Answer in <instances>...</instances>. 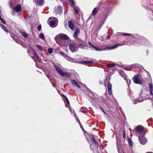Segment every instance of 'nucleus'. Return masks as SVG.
Here are the masks:
<instances>
[{
    "label": "nucleus",
    "instance_id": "nucleus-23",
    "mask_svg": "<svg viewBox=\"0 0 153 153\" xmlns=\"http://www.w3.org/2000/svg\"><path fill=\"white\" fill-rule=\"evenodd\" d=\"M71 83L72 84L74 85L75 86L78 87V88H80V87L77 84L76 81L74 80H72L71 81Z\"/></svg>",
    "mask_w": 153,
    "mask_h": 153
},
{
    "label": "nucleus",
    "instance_id": "nucleus-25",
    "mask_svg": "<svg viewBox=\"0 0 153 153\" xmlns=\"http://www.w3.org/2000/svg\"><path fill=\"white\" fill-rule=\"evenodd\" d=\"M91 140L93 141L94 143L95 147L96 148L98 147V143H97L94 138H92L91 139Z\"/></svg>",
    "mask_w": 153,
    "mask_h": 153
},
{
    "label": "nucleus",
    "instance_id": "nucleus-22",
    "mask_svg": "<svg viewBox=\"0 0 153 153\" xmlns=\"http://www.w3.org/2000/svg\"><path fill=\"white\" fill-rule=\"evenodd\" d=\"M73 8L74 11L75 13L76 14H78L79 13V11L80 10L79 8L76 6L74 7Z\"/></svg>",
    "mask_w": 153,
    "mask_h": 153
},
{
    "label": "nucleus",
    "instance_id": "nucleus-26",
    "mask_svg": "<svg viewBox=\"0 0 153 153\" xmlns=\"http://www.w3.org/2000/svg\"><path fill=\"white\" fill-rule=\"evenodd\" d=\"M20 32L22 34V36L25 38H26L27 36V35L25 32L23 31L22 30H20Z\"/></svg>",
    "mask_w": 153,
    "mask_h": 153
},
{
    "label": "nucleus",
    "instance_id": "nucleus-37",
    "mask_svg": "<svg viewBox=\"0 0 153 153\" xmlns=\"http://www.w3.org/2000/svg\"><path fill=\"white\" fill-rule=\"evenodd\" d=\"M128 142L129 145L130 146H131V147L133 146V143H132V141L131 140H130V139L128 140Z\"/></svg>",
    "mask_w": 153,
    "mask_h": 153
},
{
    "label": "nucleus",
    "instance_id": "nucleus-32",
    "mask_svg": "<svg viewBox=\"0 0 153 153\" xmlns=\"http://www.w3.org/2000/svg\"><path fill=\"white\" fill-rule=\"evenodd\" d=\"M0 25L1 26V27L2 28V29L5 32H7V30L5 27L1 24H0Z\"/></svg>",
    "mask_w": 153,
    "mask_h": 153
},
{
    "label": "nucleus",
    "instance_id": "nucleus-2",
    "mask_svg": "<svg viewBox=\"0 0 153 153\" xmlns=\"http://www.w3.org/2000/svg\"><path fill=\"white\" fill-rule=\"evenodd\" d=\"M67 43L68 44H67V46L69 45V49L72 53L75 52L77 51L78 48L76 47L75 43L71 42L70 39L67 41Z\"/></svg>",
    "mask_w": 153,
    "mask_h": 153
},
{
    "label": "nucleus",
    "instance_id": "nucleus-56",
    "mask_svg": "<svg viewBox=\"0 0 153 153\" xmlns=\"http://www.w3.org/2000/svg\"><path fill=\"white\" fill-rule=\"evenodd\" d=\"M36 66H37L36 64Z\"/></svg>",
    "mask_w": 153,
    "mask_h": 153
},
{
    "label": "nucleus",
    "instance_id": "nucleus-28",
    "mask_svg": "<svg viewBox=\"0 0 153 153\" xmlns=\"http://www.w3.org/2000/svg\"><path fill=\"white\" fill-rule=\"evenodd\" d=\"M85 46H86V45L83 43H80L78 45L79 47L83 49Z\"/></svg>",
    "mask_w": 153,
    "mask_h": 153
},
{
    "label": "nucleus",
    "instance_id": "nucleus-7",
    "mask_svg": "<svg viewBox=\"0 0 153 153\" xmlns=\"http://www.w3.org/2000/svg\"><path fill=\"white\" fill-rule=\"evenodd\" d=\"M134 82L136 84H142L143 82L140 79V76L139 75H135L133 78Z\"/></svg>",
    "mask_w": 153,
    "mask_h": 153
},
{
    "label": "nucleus",
    "instance_id": "nucleus-47",
    "mask_svg": "<svg viewBox=\"0 0 153 153\" xmlns=\"http://www.w3.org/2000/svg\"><path fill=\"white\" fill-rule=\"evenodd\" d=\"M62 96L63 97V98L66 100V98H67L65 95L63 94H62Z\"/></svg>",
    "mask_w": 153,
    "mask_h": 153
},
{
    "label": "nucleus",
    "instance_id": "nucleus-8",
    "mask_svg": "<svg viewBox=\"0 0 153 153\" xmlns=\"http://www.w3.org/2000/svg\"><path fill=\"white\" fill-rule=\"evenodd\" d=\"M88 44L89 45H90L91 47L93 48H94V49L95 50L97 51H101L108 50V49L107 48V47L103 49H101L100 48L96 47L95 46H94L93 45H92L90 42H88Z\"/></svg>",
    "mask_w": 153,
    "mask_h": 153
},
{
    "label": "nucleus",
    "instance_id": "nucleus-17",
    "mask_svg": "<svg viewBox=\"0 0 153 153\" xmlns=\"http://www.w3.org/2000/svg\"><path fill=\"white\" fill-rule=\"evenodd\" d=\"M43 1L44 0H34V1L36 4L40 6L42 5Z\"/></svg>",
    "mask_w": 153,
    "mask_h": 153
},
{
    "label": "nucleus",
    "instance_id": "nucleus-30",
    "mask_svg": "<svg viewBox=\"0 0 153 153\" xmlns=\"http://www.w3.org/2000/svg\"><path fill=\"white\" fill-rule=\"evenodd\" d=\"M36 47L40 51H43L42 47L40 45H36Z\"/></svg>",
    "mask_w": 153,
    "mask_h": 153
},
{
    "label": "nucleus",
    "instance_id": "nucleus-5",
    "mask_svg": "<svg viewBox=\"0 0 153 153\" xmlns=\"http://www.w3.org/2000/svg\"><path fill=\"white\" fill-rule=\"evenodd\" d=\"M144 135H138V140L140 143L142 145H145L147 141V139L144 136Z\"/></svg>",
    "mask_w": 153,
    "mask_h": 153
},
{
    "label": "nucleus",
    "instance_id": "nucleus-20",
    "mask_svg": "<svg viewBox=\"0 0 153 153\" xmlns=\"http://www.w3.org/2000/svg\"><path fill=\"white\" fill-rule=\"evenodd\" d=\"M33 55L34 57L39 62H40L39 57L38 54L34 50H33Z\"/></svg>",
    "mask_w": 153,
    "mask_h": 153
},
{
    "label": "nucleus",
    "instance_id": "nucleus-29",
    "mask_svg": "<svg viewBox=\"0 0 153 153\" xmlns=\"http://www.w3.org/2000/svg\"><path fill=\"white\" fill-rule=\"evenodd\" d=\"M65 59L68 60L69 61L71 62H74V60L72 58L68 56H67Z\"/></svg>",
    "mask_w": 153,
    "mask_h": 153
},
{
    "label": "nucleus",
    "instance_id": "nucleus-39",
    "mask_svg": "<svg viewBox=\"0 0 153 153\" xmlns=\"http://www.w3.org/2000/svg\"><path fill=\"white\" fill-rule=\"evenodd\" d=\"M149 42L147 41H143V42H142V44L143 45H146Z\"/></svg>",
    "mask_w": 153,
    "mask_h": 153
},
{
    "label": "nucleus",
    "instance_id": "nucleus-31",
    "mask_svg": "<svg viewBox=\"0 0 153 153\" xmlns=\"http://www.w3.org/2000/svg\"><path fill=\"white\" fill-rule=\"evenodd\" d=\"M39 37L42 39L44 40L45 39V36L43 33H41L39 35Z\"/></svg>",
    "mask_w": 153,
    "mask_h": 153
},
{
    "label": "nucleus",
    "instance_id": "nucleus-48",
    "mask_svg": "<svg viewBox=\"0 0 153 153\" xmlns=\"http://www.w3.org/2000/svg\"><path fill=\"white\" fill-rule=\"evenodd\" d=\"M100 108H101V109L102 110V111L103 112V113L105 114V112L104 111L103 109L101 107H100Z\"/></svg>",
    "mask_w": 153,
    "mask_h": 153
},
{
    "label": "nucleus",
    "instance_id": "nucleus-6",
    "mask_svg": "<svg viewBox=\"0 0 153 153\" xmlns=\"http://www.w3.org/2000/svg\"><path fill=\"white\" fill-rule=\"evenodd\" d=\"M21 10L22 9L21 5L19 4L14 7L13 11L11 12V13L13 15H15V12L18 13L21 11Z\"/></svg>",
    "mask_w": 153,
    "mask_h": 153
},
{
    "label": "nucleus",
    "instance_id": "nucleus-57",
    "mask_svg": "<svg viewBox=\"0 0 153 153\" xmlns=\"http://www.w3.org/2000/svg\"><path fill=\"white\" fill-rule=\"evenodd\" d=\"M148 153V152H147V153Z\"/></svg>",
    "mask_w": 153,
    "mask_h": 153
},
{
    "label": "nucleus",
    "instance_id": "nucleus-19",
    "mask_svg": "<svg viewBox=\"0 0 153 153\" xmlns=\"http://www.w3.org/2000/svg\"><path fill=\"white\" fill-rule=\"evenodd\" d=\"M11 36L15 42L17 43L20 44V42L17 40L18 37L14 34L11 35Z\"/></svg>",
    "mask_w": 153,
    "mask_h": 153
},
{
    "label": "nucleus",
    "instance_id": "nucleus-33",
    "mask_svg": "<svg viewBox=\"0 0 153 153\" xmlns=\"http://www.w3.org/2000/svg\"><path fill=\"white\" fill-rule=\"evenodd\" d=\"M59 54L62 56L63 57H64L65 58H66L67 55L64 53L62 52H60L59 53Z\"/></svg>",
    "mask_w": 153,
    "mask_h": 153
},
{
    "label": "nucleus",
    "instance_id": "nucleus-11",
    "mask_svg": "<svg viewBox=\"0 0 153 153\" xmlns=\"http://www.w3.org/2000/svg\"><path fill=\"white\" fill-rule=\"evenodd\" d=\"M60 75L62 77H70L71 76V74L70 73L65 72L63 71Z\"/></svg>",
    "mask_w": 153,
    "mask_h": 153
},
{
    "label": "nucleus",
    "instance_id": "nucleus-36",
    "mask_svg": "<svg viewBox=\"0 0 153 153\" xmlns=\"http://www.w3.org/2000/svg\"><path fill=\"white\" fill-rule=\"evenodd\" d=\"M114 63H111L108 64L107 65V67L108 68H111L114 66Z\"/></svg>",
    "mask_w": 153,
    "mask_h": 153
},
{
    "label": "nucleus",
    "instance_id": "nucleus-13",
    "mask_svg": "<svg viewBox=\"0 0 153 153\" xmlns=\"http://www.w3.org/2000/svg\"><path fill=\"white\" fill-rule=\"evenodd\" d=\"M121 76L123 77L124 79H125L127 84L128 87H129V85L131 83V81L130 79H127L126 76L125 74H123L121 75Z\"/></svg>",
    "mask_w": 153,
    "mask_h": 153
},
{
    "label": "nucleus",
    "instance_id": "nucleus-1",
    "mask_svg": "<svg viewBox=\"0 0 153 153\" xmlns=\"http://www.w3.org/2000/svg\"><path fill=\"white\" fill-rule=\"evenodd\" d=\"M56 43L61 46H67V41L70 39L68 37L64 34H60L54 37Z\"/></svg>",
    "mask_w": 153,
    "mask_h": 153
},
{
    "label": "nucleus",
    "instance_id": "nucleus-9",
    "mask_svg": "<svg viewBox=\"0 0 153 153\" xmlns=\"http://www.w3.org/2000/svg\"><path fill=\"white\" fill-rule=\"evenodd\" d=\"M125 44L122 43H120L118 44H116L115 45H114L113 46H111V47H107V48L108 49V50H111V49H115L117 47H118L119 46H122L124 45Z\"/></svg>",
    "mask_w": 153,
    "mask_h": 153
},
{
    "label": "nucleus",
    "instance_id": "nucleus-12",
    "mask_svg": "<svg viewBox=\"0 0 153 153\" xmlns=\"http://www.w3.org/2000/svg\"><path fill=\"white\" fill-rule=\"evenodd\" d=\"M144 100L142 98H139L137 100H134L133 101V103L134 104H135L138 103H139L141 102H143Z\"/></svg>",
    "mask_w": 153,
    "mask_h": 153
},
{
    "label": "nucleus",
    "instance_id": "nucleus-10",
    "mask_svg": "<svg viewBox=\"0 0 153 153\" xmlns=\"http://www.w3.org/2000/svg\"><path fill=\"white\" fill-rule=\"evenodd\" d=\"M62 8L60 7H55L54 8V12L56 14H60L62 13Z\"/></svg>",
    "mask_w": 153,
    "mask_h": 153
},
{
    "label": "nucleus",
    "instance_id": "nucleus-52",
    "mask_svg": "<svg viewBox=\"0 0 153 153\" xmlns=\"http://www.w3.org/2000/svg\"><path fill=\"white\" fill-rule=\"evenodd\" d=\"M46 76H47V77L49 79V77L47 75H46Z\"/></svg>",
    "mask_w": 153,
    "mask_h": 153
},
{
    "label": "nucleus",
    "instance_id": "nucleus-15",
    "mask_svg": "<svg viewBox=\"0 0 153 153\" xmlns=\"http://www.w3.org/2000/svg\"><path fill=\"white\" fill-rule=\"evenodd\" d=\"M148 86L150 91V94L153 96V85L152 83H149L148 84Z\"/></svg>",
    "mask_w": 153,
    "mask_h": 153
},
{
    "label": "nucleus",
    "instance_id": "nucleus-41",
    "mask_svg": "<svg viewBox=\"0 0 153 153\" xmlns=\"http://www.w3.org/2000/svg\"><path fill=\"white\" fill-rule=\"evenodd\" d=\"M69 110L70 111V112L71 113H74V117H75V115H76L74 111V110H71V109H70V108H69Z\"/></svg>",
    "mask_w": 153,
    "mask_h": 153
},
{
    "label": "nucleus",
    "instance_id": "nucleus-55",
    "mask_svg": "<svg viewBox=\"0 0 153 153\" xmlns=\"http://www.w3.org/2000/svg\"><path fill=\"white\" fill-rule=\"evenodd\" d=\"M90 148H91V146H90Z\"/></svg>",
    "mask_w": 153,
    "mask_h": 153
},
{
    "label": "nucleus",
    "instance_id": "nucleus-42",
    "mask_svg": "<svg viewBox=\"0 0 153 153\" xmlns=\"http://www.w3.org/2000/svg\"><path fill=\"white\" fill-rule=\"evenodd\" d=\"M123 35H125L126 36H131V34H129V33H122Z\"/></svg>",
    "mask_w": 153,
    "mask_h": 153
},
{
    "label": "nucleus",
    "instance_id": "nucleus-21",
    "mask_svg": "<svg viewBox=\"0 0 153 153\" xmlns=\"http://www.w3.org/2000/svg\"><path fill=\"white\" fill-rule=\"evenodd\" d=\"M68 27L70 28L72 30L74 29V25L73 22L70 21H68Z\"/></svg>",
    "mask_w": 153,
    "mask_h": 153
},
{
    "label": "nucleus",
    "instance_id": "nucleus-44",
    "mask_svg": "<svg viewBox=\"0 0 153 153\" xmlns=\"http://www.w3.org/2000/svg\"><path fill=\"white\" fill-rule=\"evenodd\" d=\"M90 93L89 94V96L91 97H92V96H93V94H92L93 93L91 91H90Z\"/></svg>",
    "mask_w": 153,
    "mask_h": 153
},
{
    "label": "nucleus",
    "instance_id": "nucleus-18",
    "mask_svg": "<svg viewBox=\"0 0 153 153\" xmlns=\"http://www.w3.org/2000/svg\"><path fill=\"white\" fill-rule=\"evenodd\" d=\"M54 68H55L57 72L60 75L62 72V71L61 69L58 66L56 65H54Z\"/></svg>",
    "mask_w": 153,
    "mask_h": 153
},
{
    "label": "nucleus",
    "instance_id": "nucleus-49",
    "mask_svg": "<svg viewBox=\"0 0 153 153\" xmlns=\"http://www.w3.org/2000/svg\"><path fill=\"white\" fill-rule=\"evenodd\" d=\"M99 83L101 85L102 84V81H99Z\"/></svg>",
    "mask_w": 153,
    "mask_h": 153
},
{
    "label": "nucleus",
    "instance_id": "nucleus-34",
    "mask_svg": "<svg viewBox=\"0 0 153 153\" xmlns=\"http://www.w3.org/2000/svg\"><path fill=\"white\" fill-rule=\"evenodd\" d=\"M65 100L67 102V103L68 105H67L66 104L65 105L66 107H68H68H69L70 108V105L69 102V101L68 98H66V100Z\"/></svg>",
    "mask_w": 153,
    "mask_h": 153
},
{
    "label": "nucleus",
    "instance_id": "nucleus-27",
    "mask_svg": "<svg viewBox=\"0 0 153 153\" xmlns=\"http://www.w3.org/2000/svg\"><path fill=\"white\" fill-rule=\"evenodd\" d=\"M69 2L70 3V6L72 7L76 6L75 4V3L73 0H69Z\"/></svg>",
    "mask_w": 153,
    "mask_h": 153
},
{
    "label": "nucleus",
    "instance_id": "nucleus-35",
    "mask_svg": "<svg viewBox=\"0 0 153 153\" xmlns=\"http://www.w3.org/2000/svg\"><path fill=\"white\" fill-rule=\"evenodd\" d=\"M92 62L91 61H84L81 62V63L85 64H86L89 63H92Z\"/></svg>",
    "mask_w": 153,
    "mask_h": 153
},
{
    "label": "nucleus",
    "instance_id": "nucleus-46",
    "mask_svg": "<svg viewBox=\"0 0 153 153\" xmlns=\"http://www.w3.org/2000/svg\"><path fill=\"white\" fill-rule=\"evenodd\" d=\"M82 113H86L87 112V111L86 110H83L82 111Z\"/></svg>",
    "mask_w": 153,
    "mask_h": 153
},
{
    "label": "nucleus",
    "instance_id": "nucleus-40",
    "mask_svg": "<svg viewBox=\"0 0 153 153\" xmlns=\"http://www.w3.org/2000/svg\"><path fill=\"white\" fill-rule=\"evenodd\" d=\"M75 117L76 118V120L77 121V122L80 124V126H81V125L80 124V121L79 120V119H78V118L77 117L76 115H75Z\"/></svg>",
    "mask_w": 153,
    "mask_h": 153
},
{
    "label": "nucleus",
    "instance_id": "nucleus-53",
    "mask_svg": "<svg viewBox=\"0 0 153 153\" xmlns=\"http://www.w3.org/2000/svg\"><path fill=\"white\" fill-rule=\"evenodd\" d=\"M148 153H153V152H148Z\"/></svg>",
    "mask_w": 153,
    "mask_h": 153
},
{
    "label": "nucleus",
    "instance_id": "nucleus-38",
    "mask_svg": "<svg viewBox=\"0 0 153 153\" xmlns=\"http://www.w3.org/2000/svg\"><path fill=\"white\" fill-rule=\"evenodd\" d=\"M48 52L49 54H51L53 52V50L51 48H49L48 49Z\"/></svg>",
    "mask_w": 153,
    "mask_h": 153
},
{
    "label": "nucleus",
    "instance_id": "nucleus-54",
    "mask_svg": "<svg viewBox=\"0 0 153 153\" xmlns=\"http://www.w3.org/2000/svg\"><path fill=\"white\" fill-rule=\"evenodd\" d=\"M123 134H124L123 137H124V133H123Z\"/></svg>",
    "mask_w": 153,
    "mask_h": 153
},
{
    "label": "nucleus",
    "instance_id": "nucleus-16",
    "mask_svg": "<svg viewBox=\"0 0 153 153\" xmlns=\"http://www.w3.org/2000/svg\"><path fill=\"white\" fill-rule=\"evenodd\" d=\"M79 29L78 28H77L76 29L75 31L73 34V37L75 38L76 39L78 37V34L79 33Z\"/></svg>",
    "mask_w": 153,
    "mask_h": 153
},
{
    "label": "nucleus",
    "instance_id": "nucleus-50",
    "mask_svg": "<svg viewBox=\"0 0 153 153\" xmlns=\"http://www.w3.org/2000/svg\"><path fill=\"white\" fill-rule=\"evenodd\" d=\"M30 48H31V51L33 52V50H34L33 49V48H32V47H31Z\"/></svg>",
    "mask_w": 153,
    "mask_h": 153
},
{
    "label": "nucleus",
    "instance_id": "nucleus-14",
    "mask_svg": "<svg viewBox=\"0 0 153 153\" xmlns=\"http://www.w3.org/2000/svg\"><path fill=\"white\" fill-rule=\"evenodd\" d=\"M107 87L108 94L110 95H111L112 93V85L109 82L108 83Z\"/></svg>",
    "mask_w": 153,
    "mask_h": 153
},
{
    "label": "nucleus",
    "instance_id": "nucleus-45",
    "mask_svg": "<svg viewBox=\"0 0 153 153\" xmlns=\"http://www.w3.org/2000/svg\"><path fill=\"white\" fill-rule=\"evenodd\" d=\"M131 99L133 100L135 99V98L134 97V96L132 95L131 96Z\"/></svg>",
    "mask_w": 153,
    "mask_h": 153
},
{
    "label": "nucleus",
    "instance_id": "nucleus-4",
    "mask_svg": "<svg viewBox=\"0 0 153 153\" xmlns=\"http://www.w3.org/2000/svg\"><path fill=\"white\" fill-rule=\"evenodd\" d=\"M135 131L137 132V134L138 136L145 134L143 128L141 126H137L135 128Z\"/></svg>",
    "mask_w": 153,
    "mask_h": 153
},
{
    "label": "nucleus",
    "instance_id": "nucleus-51",
    "mask_svg": "<svg viewBox=\"0 0 153 153\" xmlns=\"http://www.w3.org/2000/svg\"><path fill=\"white\" fill-rule=\"evenodd\" d=\"M107 38H108V39H110V37L109 36H108V37H107Z\"/></svg>",
    "mask_w": 153,
    "mask_h": 153
},
{
    "label": "nucleus",
    "instance_id": "nucleus-3",
    "mask_svg": "<svg viewBox=\"0 0 153 153\" xmlns=\"http://www.w3.org/2000/svg\"><path fill=\"white\" fill-rule=\"evenodd\" d=\"M48 21H50L49 25L51 27H54L57 26L58 23L57 19L53 17H50Z\"/></svg>",
    "mask_w": 153,
    "mask_h": 153
},
{
    "label": "nucleus",
    "instance_id": "nucleus-43",
    "mask_svg": "<svg viewBox=\"0 0 153 153\" xmlns=\"http://www.w3.org/2000/svg\"><path fill=\"white\" fill-rule=\"evenodd\" d=\"M41 29V26L40 25H39L37 27V30L40 31Z\"/></svg>",
    "mask_w": 153,
    "mask_h": 153
},
{
    "label": "nucleus",
    "instance_id": "nucleus-24",
    "mask_svg": "<svg viewBox=\"0 0 153 153\" xmlns=\"http://www.w3.org/2000/svg\"><path fill=\"white\" fill-rule=\"evenodd\" d=\"M98 11V8L95 7L94 8L93 11H92V14L93 16L95 15Z\"/></svg>",
    "mask_w": 153,
    "mask_h": 153
}]
</instances>
